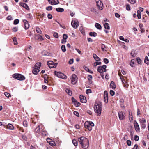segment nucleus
I'll return each instance as SVG.
<instances>
[{
    "instance_id": "obj_56",
    "label": "nucleus",
    "mask_w": 149,
    "mask_h": 149,
    "mask_svg": "<svg viewBox=\"0 0 149 149\" xmlns=\"http://www.w3.org/2000/svg\"><path fill=\"white\" fill-rule=\"evenodd\" d=\"M63 39L66 40L68 38V36L66 34H63Z\"/></svg>"
},
{
    "instance_id": "obj_12",
    "label": "nucleus",
    "mask_w": 149,
    "mask_h": 149,
    "mask_svg": "<svg viewBox=\"0 0 149 149\" xmlns=\"http://www.w3.org/2000/svg\"><path fill=\"white\" fill-rule=\"evenodd\" d=\"M97 71L101 73V75L102 76V77L103 78L104 77V75L103 74V72L104 70L103 69V68L101 66H99L97 68Z\"/></svg>"
},
{
    "instance_id": "obj_51",
    "label": "nucleus",
    "mask_w": 149,
    "mask_h": 149,
    "mask_svg": "<svg viewBox=\"0 0 149 149\" xmlns=\"http://www.w3.org/2000/svg\"><path fill=\"white\" fill-rule=\"evenodd\" d=\"M4 94L5 96L8 98H9L10 96V94L8 93L5 92Z\"/></svg>"
},
{
    "instance_id": "obj_23",
    "label": "nucleus",
    "mask_w": 149,
    "mask_h": 149,
    "mask_svg": "<svg viewBox=\"0 0 149 149\" xmlns=\"http://www.w3.org/2000/svg\"><path fill=\"white\" fill-rule=\"evenodd\" d=\"M93 56L94 59L97 61H100V58L97 56L95 54H93Z\"/></svg>"
},
{
    "instance_id": "obj_9",
    "label": "nucleus",
    "mask_w": 149,
    "mask_h": 149,
    "mask_svg": "<svg viewBox=\"0 0 149 149\" xmlns=\"http://www.w3.org/2000/svg\"><path fill=\"white\" fill-rule=\"evenodd\" d=\"M78 23V22L77 20H72V21L71 24L74 28L76 29L79 26Z\"/></svg>"
},
{
    "instance_id": "obj_32",
    "label": "nucleus",
    "mask_w": 149,
    "mask_h": 149,
    "mask_svg": "<svg viewBox=\"0 0 149 149\" xmlns=\"http://www.w3.org/2000/svg\"><path fill=\"white\" fill-rule=\"evenodd\" d=\"M130 54L131 56L133 57H135L136 56L135 52L134 50L132 51Z\"/></svg>"
},
{
    "instance_id": "obj_5",
    "label": "nucleus",
    "mask_w": 149,
    "mask_h": 149,
    "mask_svg": "<svg viewBox=\"0 0 149 149\" xmlns=\"http://www.w3.org/2000/svg\"><path fill=\"white\" fill-rule=\"evenodd\" d=\"M47 64L50 68H52L56 67L57 63H55L52 61H49L47 62Z\"/></svg>"
},
{
    "instance_id": "obj_33",
    "label": "nucleus",
    "mask_w": 149,
    "mask_h": 149,
    "mask_svg": "<svg viewBox=\"0 0 149 149\" xmlns=\"http://www.w3.org/2000/svg\"><path fill=\"white\" fill-rule=\"evenodd\" d=\"M89 35L91 36L95 37L97 36V33L95 32H90Z\"/></svg>"
},
{
    "instance_id": "obj_61",
    "label": "nucleus",
    "mask_w": 149,
    "mask_h": 149,
    "mask_svg": "<svg viewBox=\"0 0 149 149\" xmlns=\"http://www.w3.org/2000/svg\"><path fill=\"white\" fill-rule=\"evenodd\" d=\"M74 115H76L77 116H79V112L77 111H74Z\"/></svg>"
},
{
    "instance_id": "obj_14",
    "label": "nucleus",
    "mask_w": 149,
    "mask_h": 149,
    "mask_svg": "<svg viewBox=\"0 0 149 149\" xmlns=\"http://www.w3.org/2000/svg\"><path fill=\"white\" fill-rule=\"evenodd\" d=\"M79 98L80 101L81 103H86V98L84 96L80 95L79 96Z\"/></svg>"
},
{
    "instance_id": "obj_42",
    "label": "nucleus",
    "mask_w": 149,
    "mask_h": 149,
    "mask_svg": "<svg viewBox=\"0 0 149 149\" xmlns=\"http://www.w3.org/2000/svg\"><path fill=\"white\" fill-rule=\"evenodd\" d=\"M73 103L76 107L79 106L80 105V104L77 100Z\"/></svg>"
},
{
    "instance_id": "obj_37",
    "label": "nucleus",
    "mask_w": 149,
    "mask_h": 149,
    "mask_svg": "<svg viewBox=\"0 0 149 149\" xmlns=\"http://www.w3.org/2000/svg\"><path fill=\"white\" fill-rule=\"evenodd\" d=\"M61 76H60V78H62L63 79H65L67 78V76L63 74H61Z\"/></svg>"
},
{
    "instance_id": "obj_16",
    "label": "nucleus",
    "mask_w": 149,
    "mask_h": 149,
    "mask_svg": "<svg viewBox=\"0 0 149 149\" xmlns=\"http://www.w3.org/2000/svg\"><path fill=\"white\" fill-rule=\"evenodd\" d=\"M35 35V36L34 38L36 40H43L42 37L40 35Z\"/></svg>"
},
{
    "instance_id": "obj_7",
    "label": "nucleus",
    "mask_w": 149,
    "mask_h": 149,
    "mask_svg": "<svg viewBox=\"0 0 149 149\" xmlns=\"http://www.w3.org/2000/svg\"><path fill=\"white\" fill-rule=\"evenodd\" d=\"M139 121L140 122V125L141 128L142 129H145L146 127L145 124L146 122V120L145 119L143 118L142 119H140L139 120Z\"/></svg>"
},
{
    "instance_id": "obj_57",
    "label": "nucleus",
    "mask_w": 149,
    "mask_h": 149,
    "mask_svg": "<svg viewBox=\"0 0 149 149\" xmlns=\"http://www.w3.org/2000/svg\"><path fill=\"white\" fill-rule=\"evenodd\" d=\"M136 59L138 63L139 64H141V60L139 58H137Z\"/></svg>"
},
{
    "instance_id": "obj_54",
    "label": "nucleus",
    "mask_w": 149,
    "mask_h": 149,
    "mask_svg": "<svg viewBox=\"0 0 149 149\" xmlns=\"http://www.w3.org/2000/svg\"><path fill=\"white\" fill-rule=\"evenodd\" d=\"M102 67L103 68V69L104 70V72H106V68L107 67V66L105 65H103L102 66Z\"/></svg>"
},
{
    "instance_id": "obj_28",
    "label": "nucleus",
    "mask_w": 149,
    "mask_h": 149,
    "mask_svg": "<svg viewBox=\"0 0 149 149\" xmlns=\"http://www.w3.org/2000/svg\"><path fill=\"white\" fill-rule=\"evenodd\" d=\"M95 27L99 30H101L102 28V27L101 25L98 23H96L95 24Z\"/></svg>"
},
{
    "instance_id": "obj_30",
    "label": "nucleus",
    "mask_w": 149,
    "mask_h": 149,
    "mask_svg": "<svg viewBox=\"0 0 149 149\" xmlns=\"http://www.w3.org/2000/svg\"><path fill=\"white\" fill-rule=\"evenodd\" d=\"M72 143L73 145L75 146H77L78 145V142L77 140L75 139H73L72 141Z\"/></svg>"
},
{
    "instance_id": "obj_41",
    "label": "nucleus",
    "mask_w": 149,
    "mask_h": 149,
    "mask_svg": "<svg viewBox=\"0 0 149 149\" xmlns=\"http://www.w3.org/2000/svg\"><path fill=\"white\" fill-rule=\"evenodd\" d=\"M101 62H98V61H97V62H95L94 63L93 66L94 67H96L98 65H100L101 64Z\"/></svg>"
},
{
    "instance_id": "obj_55",
    "label": "nucleus",
    "mask_w": 149,
    "mask_h": 149,
    "mask_svg": "<svg viewBox=\"0 0 149 149\" xmlns=\"http://www.w3.org/2000/svg\"><path fill=\"white\" fill-rule=\"evenodd\" d=\"M12 30L13 31L16 32L18 30V27H14L13 28Z\"/></svg>"
},
{
    "instance_id": "obj_40",
    "label": "nucleus",
    "mask_w": 149,
    "mask_h": 149,
    "mask_svg": "<svg viewBox=\"0 0 149 149\" xmlns=\"http://www.w3.org/2000/svg\"><path fill=\"white\" fill-rule=\"evenodd\" d=\"M144 62L145 63L147 64H149V60L148 57L147 56H146L144 60Z\"/></svg>"
},
{
    "instance_id": "obj_15",
    "label": "nucleus",
    "mask_w": 149,
    "mask_h": 149,
    "mask_svg": "<svg viewBox=\"0 0 149 149\" xmlns=\"http://www.w3.org/2000/svg\"><path fill=\"white\" fill-rule=\"evenodd\" d=\"M134 126L135 128V130L136 131H140V128L139 125L137 123V122L135 121V122L134 123Z\"/></svg>"
},
{
    "instance_id": "obj_20",
    "label": "nucleus",
    "mask_w": 149,
    "mask_h": 149,
    "mask_svg": "<svg viewBox=\"0 0 149 149\" xmlns=\"http://www.w3.org/2000/svg\"><path fill=\"white\" fill-rule=\"evenodd\" d=\"M6 128L7 129L11 130H13L14 129V127L13 125L10 123H9L8 124Z\"/></svg>"
},
{
    "instance_id": "obj_45",
    "label": "nucleus",
    "mask_w": 149,
    "mask_h": 149,
    "mask_svg": "<svg viewBox=\"0 0 149 149\" xmlns=\"http://www.w3.org/2000/svg\"><path fill=\"white\" fill-rule=\"evenodd\" d=\"M62 50L63 52H65L66 51L65 47L64 45H62L61 47Z\"/></svg>"
},
{
    "instance_id": "obj_60",
    "label": "nucleus",
    "mask_w": 149,
    "mask_h": 149,
    "mask_svg": "<svg viewBox=\"0 0 149 149\" xmlns=\"http://www.w3.org/2000/svg\"><path fill=\"white\" fill-rule=\"evenodd\" d=\"M47 17L49 19H51L52 18V16L51 14H49L48 15Z\"/></svg>"
},
{
    "instance_id": "obj_8",
    "label": "nucleus",
    "mask_w": 149,
    "mask_h": 149,
    "mask_svg": "<svg viewBox=\"0 0 149 149\" xmlns=\"http://www.w3.org/2000/svg\"><path fill=\"white\" fill-rule=\"evenodd\" d=\"M72 83V84H75L77 80V78L76 75L74 74H72L71 78Z\"/></svg>"
},
{
    "instance_id": "obj_49",
    "label": "nucleus",
    "mask_w": 149,
    "mask_h": 149,
    "mask_svg": "<svg viewBox=\"0 0 149 149\" xmlns=\"http://www.w3.org/2000/svg\"><path fill=\"white\" fill-rule=\"evenodd\" d=\"M47 10L48 11H50L52 9V7L51 6H49L47 7L46 8Z\"/></svg>"
},
{
    "instance_id": "obj_47",
    "label": "nucleus",
    "mask_w": 149,
    "mask_h": 149,
    "mask_svg": "<svg viewBox=\"0 0 149 149\" xmlns=\"http://www.w3.org/2000/svg\"><path fill=\"white\" fill-rule=\"evenodd\" d=\"M19 20L18 19H15L14 20V24L15 25L17 24L19 22Z\"/></svg>"
},
{
    "instance_id": "obj_27",
    "label": "nucleus",
    "mask_w": 149,
    "mask_h": 149,
    "mask_svg": "<svg viewBox=\"0 0 149 149\" xmlns=\"http://www.w3.org/2000/svg\"><path fill=\"white\" fill-rule=\"evenodd\" d=\"M129 119L130 122L132 121L133 119V116H132V113L131 112H129Z\"/></svg>"
},
{
    "instance_id": "obj_63",
    "label": "nucleus",
    "mask_w": 149,
    "mask_h": 149,
    "mask_svg": "<svg viewBox=\"0 0 149 149\" xmlns=\"http://www.w3.org/2000/svg\"><path fill=\"white\" fill-rule=\"evenodd\" d=\"M139 140V136L137 135H135L134 137V140L136 141H138Z\"/></svg>"
},
{
    "instance_id": "obj_52",
    "label": "nucleus",
    "mask_w": 149,
    "mask_h": 149,
    "mask_svg": "<svg viewBox=\"0 0 149 149\" xmlns=\"http://www.w3.org/2000/svg\"><path fill=\"white\" fill-rule=\"evenodd\" d=\"M53 36L54 37L56 38H57L58 37V33L56 32L54 33L53 34Z\"/></svg>"
},
{
    "instance_id": "obj_3",
    "label": "nucleus",
    "mask_w": 149,
    "mask_h": 149,
    "mask_svg": "<svg viewBox=\"0 0 149 149\" xmlns=\"http://www.w3.org/2000/svg\"><path fill=\"white\" fill-rule=\"evenodd\" d=\"M13 77L17 80L22 81L25 79V77L23 75L18 74H14Z\"/></svg>"
},
{
    "instance_id": "obj_29",
    "label": "nucleus",
    "mask_w": 149,
    "mask_h": 149,
    "mask_svg": "<svg viewBox=\"0 0 149 149\" xmlns=\"http://www.w3.org/2000/svg\"><path fill=\"white\" fill-rule=\"evenodd\" d=\"M65 91L69 95L71 96L72 95V91L70 89H66L65 90Z\"/></svg>"
},
{
    "instance_id": "obj_2",
    "label": "nucleus",
    "mask_w": 149,
    "mask_h": 149,
    "mask_svg": "<svg viewBox=\"0 0 149 149\" xmlns=\"http://www.w3.org/2000/svg\"><path fill=\"white\" fill-rule=\"evenodd\" d=\"M102 105L99 102H96L95 103L94 108L95 112L98 116H100L101 114Z\"/></svg>"
},
{
    "instance_id": "obj_48",
    "label": "nucleus",
    "mask_w": 149,
    "mask_h": 149,
    "mask_svg": "<svg viewBox=\"0 0 149 149\" xmlns=\"http://www.w3.org/2000/svg\"><path fill=\"white\" fill-rule=\"evenodd\" d=\"M23 124L24 126L27 127L28 126V122L26 121L25 120L23 122Z\"/></svg>"
},
{
    "instance_id": "obj_38",
    "label": "nucleus",
    "mask_w": 149,
    "mask_h": 149,
    "mask_svg": "<svg viewBox=\"0 0 149 149\" xmlns=\"http://www.w3.org/2000/svg\"><path fill=\"white\" fill-rule=\"evenodd\" d=\"M104 26L106 29H110L109 24L108 23H105L104 25Z\"/></svg>"
},
{
    "instance_id": "obj_25",
    "label": "nucleus",
    "mask_w": 149,
    "mask_h": 149,
    "mask_svg": "<svg viewBox=\"0 0 149 149\" xmlns=\"http://www.w3.org/2000/svg\"><path fill=\"white\" fill-rule=\"evenodd\" d=\"M41 66V63L40 62H38L35 65V67L38 68V69H40V67Z\"/></svg>"
},
{
    "instance_id": "obj_62",
    "label": "nucleus",
    "mask_w": 149,
    "mask_h": 149,
    "mask_svg": "<svg viewBox=\"0 0 149 149\" xmlns=\"http://www.w3.org/2000/svg\"><path fill=\"white\" fill-rule=\"evenodd\" d=\"M104 61L105 64H107L109 63L108 60L107 58H104Z\"/></svg>"
},
{
    "instance_id": "obj_26",
    "label": "nucleus",
    "mask_w": 149,
    "mask_h": 149,
    "mask_svg": "<svg viewBox=\"0 0 149 149\" xmlns=\"http://www.w3.org/2000/svg\"><path fill=\"white\" fill-rule=\"evenodd\" d=\"M62 73L61 72H57L56 71H55L54 72V74L56 76L60 78V76H61V74H62Z\"/></svg>"
},
{
    "instance_id": "obj_44",
    "label": "nucleus",
    "mask_w": 149,
    "mask_h": 149,
    "mask_svg": "<svg viewBox=\"0 0 149 149\" xmlns=\"http://www.w3.org/2000/svg\"><path fill=\"white\" fill-rule=\"evenodd\" d=\"M105 48V45L103 44H102L101 45V48L102 51H106L104 49Z\"/></svg>"
},
{
    "instance_id": "obj_35",
    "label": "nucleus",
    "mask_w": 149,
    "mask_h": 149,
    "mask_svg": "<svg viewBox=\"0 0 149 149\" xmlns=\"http://www.w3.org/2000/svg\"><path fill=\"white\" fill-rule=\"evenodd\" d=\"M134 59L132 60L131 62H130V65L132 67H133L134 66Z\"/></svg>"
},
{
    "instance_id": "obj_22",
    "label": "nucleus",
    "mask_w": 149,
    "mask_h": 149,
    "mask_svg": "<svg viewBox=\"0 0 149 149\" xmlns=\"http://www.w3.org/2000/svg\"><path fill=\"white\" fill-rule=\"evenodd\" d=\"M40 127H42V124L38 126L35 129V131L36 132H38L40 130Z\"/></svg>"
},
{
    "instance_id": "obj_19",
    "label": "nucleus",
    "mask_w": 149,
    "mask_h": 149,
    "mask_svg": "<svg viewBox=\"0 0 149 149\" xmlns=\"http://www.w3.org/2000/svg\"><path fill=\"white\" fill-rule=\"evenodd\" d=\"M20 5L22 6L24 8L26 9H28L29 8L28 5L26 3H20Z\"/></svg>"
},
{
    "instance_id": "obj_34",
    "label": "nucleus",
    "mask_w": 149,
    "mask_h": 149,
    "mask_svg": "<svg viewBox=\"0 0 149 149\" xmlns=\"http://www.w3.org/2000/svg\"><path fill=\"white\" fill-rule=\"evenodd\" d=\"M56 10L58 12H62L64 11V9L62 8H58L56 9Z\"/></svg>"
},
{
    "instance_id": "obj_13",
    "label": "nucleus",
    "mask_w": 149,
    "mask_h": 149,
    "mask_svg": "<svg viewBox=\"0 0 149 149\" xmlns=\"http://www.w3.org/2000/svg\"><path fill=\"white\" fill-rule=\"evenodd\" d=\"M120 78L123 82V86L127 88L129 86V84H128L127 81L124 79H122L121 77H120Z\"/></svg>"
},
{
    "instance_id": "obj_10",
    "label": "nucleus",
    "mask_w": 149,
    "mask_h": 149,
    "mask_svg": "<svg viewBox=\"0 0 149 149\" xmlns=\"http://www.w3.org/2000/svg\"><path fill=\"white\" fill-rule=\"evenodd\" d=\"M104 102L107 103L108 102V96L107 92L106 91L104 92Z\"/></svg>"
},
{
    "instance_id": "obj_59",
    "label": "nucleus",
    "mask_w": 149,
    "mask_h": 149,
    "mask_svg": "<svg viewBox=\"0 0 149 149\" xmlns=\"http://www.w3.org/2000/svg\"><path fill=\"white\" fill-rule=\"evenodd\" d=\"M127 145L129 146H130L131 145V142L130 140H127Z\"/></svg>"
},
{
    "instance_id": "obj_6",
    "label": "nucleus",
    "mask_w": 149,
    "mask_h": 149,
    "mask_svg": "<svg viewBox=\"0 0 149 149\" xmlns=\"http://www.w3.org/2000/svg\"><path fill=\"white\" fill-rule=\"evenodd\" d=\"M119 118L120 120H124L125 119V113L122 111H119L118 113Z\"/></svg>"
},
{
    "instance_id": "obj_11",
    "label": "nucleus",
    "mask_w": 149,
    "mask_h": 149,
    "mask_svg": "<svg viewBox=\"0 0 149 149\" xmlns=\"http://www.w3.org/2000/svg\"><path fill=\"white\" fill-rule=\"evenodd\" d=\"M23 22L24 26V28L26 30L29 29V24L28 21L25 19L23 20Z\"/></svg>"
},
{
    "instance_id": "obj_58",
    "label": "nucleus",
    "mask_w": 149,
    "mask_h": 149,
    "mask_svg": "<svg viewBox=\"0 0 149 149\" xmlns=\"http://www.w3.org/2000/svg\"><path fill=\"white\" fill-rule=\"evenodd\" d=\"M92 79V75H89L88 76V79L89 81L91 80Z\"/></svg>"
},
{
    "instance_id": "obj_24",
    "label": "nucleus",
    "mask_w": 149,
    "mask_h": 149,
    "mask_svg": "<svg viewBox=\"0 0 149 149\" xmlns=\"http://www.w3.org/2000/svg\"><path fill=\"white\" fill-rule=\"evenodd\" d=\"M85 127L86 128H87L89 131H91L92 130V128L91 126L87 124V123H85Z\"/></svg>"
},
{
    "instance_id": "obj_1",
    "label": "nucleus",
    "mask_w": 149,
    "mask_h": 149,
    "mask_svg": "<svg viewBox=\"0 0 149 149\" xmlns=\"http://www.w3.org/2000/svg\"><path fill=\"white\" fill-rule=\"evenodd\" d=\"M78 141L79 143L81 144L83 148L85 149L88 147V139L82 136L79 138Z\"/></svg>"
},
{
    "instance_id": "obj_50",
    "label": "nucleus",
    "mask_w": 149,
    "mask_h": 149,
    "mask_svg": "<svg viewBox=\"0 0 149 149\" xmlns=\"http://www.w3.org/2000/svg\"><path fill=\"white\" fill-rule=\"evenodd\" d=\"M110 94L112 96H113L115 94V92L113 90H110Z\"/></svg>"
},
{
    "instance_id": "obj_21",
    "label": "nucleus",
    "mask_w": 149,
    "mask_h": 149,
    "mask_svg": "<svg viewBox=\"0 0 149 149\" xmlns=\"http://www.w3.org/2000/svg\"><path fill=\"white\" fill-rule=\"evenodd\" d=\"M43 56H49V53L46 51L43 50L41 52Z\"/></svg>"
},
{
    "instance_id": "obj_4",
    "label": "nucleus",
    "mask_w": 149,
    "mask_h": 149,
    "mask_svg": "<svg viewBox=\"0 0 149 149\" xmlns=\"http://www.w3.org/2000/svg\"><path fill=\"white\" fill-rule=\"evenodd\" d=\"M96 2L97 6L99 10H102L103 8V4L100 0H95Z\"/></svg>"
},
{
    "instance_id": "obj_53",
    "label": "nucleus",
    "mask_w": 149,
    "mask_h": 149,
    "mask_svg": "<svg viewBox=\"0 0 149 149\" xmlns=\"http://www.w3.org/2000/svg\"><path fill=\"white\" fill-rule=\"evenodd\" d=\"M126 9L127 10H130V6L129 4H127L126 5Z\"/></svg>"
},
{
    "instance_id": "obj_31",
    "label": "nucleus",
    "mask_w": 149,
    "mask_h": 149,
    "mask_svg": "<svg viewBox=\"0 0 149 149\" xmlns=\"http://www.w3.org/2000/svg\"><path fill=\"white\" fill-rule=\"evenodd\" d=\"M85 123H87V124L91 127H93L94 126V124L91 121H87L85 122Z\"/></svg>"
},
{
    "instance_id": "obj_46",
    "label": "nucleus",
    "mask_w": 149,
    "mask_h": 149,
    "mask_svg": "<svg viewBox=\"0 0 149 149\" xmlns=\"http://www.w3.org/2000/svg\"><path fill=\"white\" fill-rule=\"evenodd\" d=\"M53 3L54 5H56L59 3L58 0H53Z\"/></svg>"
},
{
    "instance_id": "obj_18",
    "label": "nucleus",
    "mask_w": 149,
    "mask_h": 149,
    "mask_svg": "<svg viewBox=\"0 0 149 149\" xmlns=\"http://www.w3.org/2000/svg\"><path fill=\"white\" fill-rule=\"evenodd\" d=\"M110 86L111 88L113 89H115L116 88V86L113 81H111L110 84Z\"/></svg>"
},
{
    "instance_id": "obj_64",
    "label": "nucleus",
    "mask_w": 149,
    "mask_h": 149,
    "mask_svg": "<svg viewBox=\"0 0 149 149\" xmlns=\"http://www.w3.org/2000/svg\"><path fill=\"white\" fill-rule=\"evenodd\" d=\"M91 92V90L90 89H87L86 90V94H88L89 93H90Z\"/></svg>"
},
{
    "instance_id": "obj_39",
    "label": "nucleus",
    "mask_w": 149,
    "mask_h": 149,
    "mask_svg": "<svg viewBox=\"0 0 149 149\" xmlns=\"http://www.w3.org/2000/svg\"><path fill=\"white\" fill-rule=\"evenodd\" d=\"M36 30L38 33L39 34H41L42 33V31H41V30L39 28H38V27L36 28Z\"/></svg>"
},
{
    "instance_id": "obj_17",
    "label": "nucleus",
    "mask_w": 149,
    "mask_h": 149,
    "mask_svg": "<svg viewBox=\"0 0 149 149\" xmlns=\"http://www.w3.org/2000/svg\"><path fill=\"white\" fill-rule=\"evenodd\" d=\"M40 71L39 69L38 68L35 67V68L32 71L33 73L35 74H37Z\"/></svg>"
},
{
    "instance_id": "obj_36",
    "label": "nucleus",
    "mask_w": 149,
    "mask_h": 149,
    "mask_svg": "<svg viewBox=\"0 0 149 149\" xmlns=\"http://www.w3.org/2000/svg\"><path fill=\"white\" fill-rule=\"evenodd\" d=\"M137 17L138 19H139L141 18V12L139 10H138L137 11Z\"/></svg>"
},
{
    "instance_id": "obj_43",
    "label": "nucleus",
    "mask_w": 149,
    "mask_h": 149,
    "mask_svg": "<svg viewBox=\"0 0 149 149\" xmlns=\"http://www.w3.org/2000/svg\"><path fill=\"white\" fill-rule=\"evenodd\" d=\"M129 2L130 3L134 4L136 2V0H128Z\"/></svg>"
}]
</instances>
